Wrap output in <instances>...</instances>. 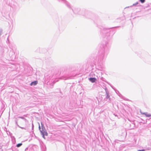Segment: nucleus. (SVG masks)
<instances>
[{"label":"nucleus","mask_w":151,"mask_h":151,"mask_svg":"<svg viewBox=\"0 0 151 151\" xmlns=\"http://www.w3.org/2000/svg\"><path fill=\"white\" fill-rule=\"evenodd\" d=\"M37 82H38L37 81H34L32 82L31 83L30 85L31 86H32V85L35 86V85H36V84H37Z\"/></svg>","instance_id":"3"},{"label":"nucleus","mask_w":151,"mask_h":151,"mask_svg":"<svg viewBox=\"0 0 151 151\" xmlns=\"http://www.w3.org/2000/svg\"><path fill=\"white\" fill-rule=\"evenodd\" d=\"M143 114L145 115V116L147 117L151 116V114H147V113H143Z\"/></svg>","instance_id":"4"},{"label":"nucleus","mask_w":151,"mask_h":151,"mask_svg":"<svg viewBox=\"0 0 151 151\" xmlns=\"http://www.w3.org/2000/svg\"><path fill=\"white\" fill-rule=\"evenodd\" d=\"M144 150H139L138 151H144Z\"/></svg>","instance_id":"7"},{"label":"nucleus","mask_w":151,"mask_h":151,"mask_svg":"<svg viewBox=\"0 0 151 151\" xmlns=\"http://www.w3.org/2000/svg\"><path fill=\"white\" fill-rule=\"evenodd\" d=\"M89 80L92 83H93L95 82L96 80L95 78H90L89 79Z\"/></svg>","instance_id":"2"},{"label":"nucleus","mask_w":151,"mask_h":151,"mask_svg":"<svg viewBox=\"0 0 151 151\" xmlns=\"http://www.w3.org/2000/svg\"><path fill=\"white\" fill-rule=\"evenodd\" d=\"M39 129L40 130L42 134V137L45 139V136H47L48 135L47 133L46 132L45 127L43 126H42L41 129L40 128V126H39Z\"/></svg>","instance_id":"1"},{"label":"nucleus","mask_w":151,"mask_h":151,"mask_svg":"<svg viewBox=\"0 0 151 151\" xmlns=\"http://www.w3.org/2000/svg\"><path fill=\"white\" fill-rule=\"evenodd\" d=\"M139 1L142 3H144L145 1V0H139Z\"/></svg>","instance_id":"6"},{"label":"nucleus","mask_w":151,"mask_h":151,"mask_svg":"<svg viewBox=\"0 0 151 151\" xmlns=\"http://www.w3.org/2000/svg\"><path fill=\"white\" fill-rule=\"evenodd\" d=\"M22 145V143H19L17 145V147H20Z\"/></svg>","instance_id":"5"}]
</instances>
